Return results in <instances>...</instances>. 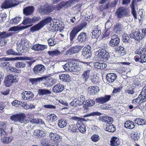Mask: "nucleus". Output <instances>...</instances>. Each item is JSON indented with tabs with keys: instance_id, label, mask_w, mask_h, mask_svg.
I'll return each mask as SVG.
<instances>
[{
	"instance_id": "obj_1",
	"label": "nucleus",
	"mask_w": 146,
	"mask_h": 146,
	"mask_svg": "<svg viewBox=\"0 0 146 146\" xmlns=\"http://www.w3.org/2000/svg\"><path fill=\"white\" fill-rule=\"evenodd\" d=\"M52 20V18L50 17L45 19L38 24L32 27L31 28V31L32 32H35L40 30L46 24L51 23Z\"/></svg>"
},
{
	"instance_id": "obj_2",
	"label": "nucleus",
	"mask_w": 146,
	"mask_h": 146,
	"mask_svg": "<svg viewBox=\"0 0 146 146\" xmlns=\"http://www.w3.org/2000/svg\"><path fill=\"white\" fill-rule=\"evenodd\" d=\"M18 80L17 76L13 74H9L5 78L4 84L5 86L9 87L11 86L13 83L17 82Z\"/></svg>"
},
{
	"instance_id": "obj_3",
	"label": "nucleus",
	"mask_w": 146,
	"mask_h": 146,
	"mask_svg": "<svg viewBox=\"0 0 146 146\" xmlns=\"http://www.w3.org/2000/svg\"><path fill=\"white\" fill-rule=\"evenodd\" d=\"M26 117L25 114L21 113L11 116L10 117V119L14 122H18L21 123H25L28 122L27 119H26Z\"/></svg>"
},
{
	"instance_id": "obj_4",
	"label": "nucleus",
	"mask_w": 146,
	"mask_h": 146,
	"mask_svg": "<svg viewBox=\"0 0 146 146\" xmlns=\"http://www.w3.org/2000/svg\"><path fill=\"white\" fill-rule=\"evenodd\" d=\"M28 41L27 39L23 38L21 40L20 42L17 43V50L21 53L24 52L25 50L27 48Z\"/></svg>"
},
{
	"instance_id": "obj_5",
	"label": "nucleus",
	"mask_w": 146,
	"mask_h": 146,
	"mask_svg": "<svg viewBox=\"0 0 146 146\" xmlns=\"http://www.w3.org/2000/svg\"><path fill=\"white\" fill-rule=\"evenodd\" d=\"M129 12V11L127 8L123 7H120L117 9L116 15L118 18H121L127 16Z\"/></svg>"
},
{
	"instance_id": "obj_6",
	"label": "nucleus",
	"mask_w": 146,
	"mask_h": 146,
	"mask_svg": "<svg viewBox=\"0 0 146 146\" xmlns=\"http://www.w3.org/2000/svg\"><path fill=\"white\" fill-rule=\"evenodd\" d=\"M98 51L97 52V56L101 60L104 61H106L110 58L109 53L106 50Z\"/></svg>"
},
{
	"instance_id": "obj_7",
	"label": "nucleus",
	"mask_w": 146,
	"mask_h": 146,
	"mask_svg": "<svg viewBox=\"0 0 146 146\" xmlns=\"http://www.w3.org/2000/svg\"><path fill=\"white\" fill-rule=\"evenodd\" d=\"M83 46L80 45H77L71 47L67 51V54L72 55L79 52L82 49Z\"/></svg>"
},
{
	"instance_id": "obj_8",
	"label": "nucleus",
	"mask_w": 146,
	"mask_h": 146,
	"mask_svg": "<svg viewBox=\"0 0 146 146\" xmlns=\"http://www.w3.org/2000/svg\"><path fill=\"white\" fill-rule=\"evenodd\" d=\"M135 40H140L144 37L146 34V28L140 29L138 31L135 32Z\"/></svg>"
},
{
	"instance_id": "obj_9",
	"label": "nucleus",
	"mask_w": 146,
	"mask_h": 146,
	"mask_svg": "<svg viewBox=\"0 0 146 146\" xmlns=\"http://www.w3.org/2000/svg\"><path fill=\"white\" fill-rule=\"evenodd\" d=\"M46 70L44 66L42 64H38L35 66L33 71L34 74H36L40 75L43 73Z\"/></svg>"
},
{
	"instance_id": "obj_10",
	"label": "nucleus",
	"mask_w": 146,
	"mask_h": 146,
	"mask_svg": "<svg viewBox=\"0 0 146 146\" xmlns=\"http://www.w3.org/2000/svg\"><path fill=\"white\" fill-rule=\"evenodd\" d=\"M111 98V96L110 95H105L103 97L101 96L96 98V101L97 103L103 104L108 102L110 100Z\"/></svg>"
},
{
	"instance_id": "obj_11",
	"label": "nucleus",
	"mask_w": 146,
	"mask_h": 146,
	"mask_svg": "<svg viewBox=\"0 0 146 146\" xmlns=\"http://www.w3.org/2000/svg\"><path fill=\"white\" fill-rule=\"evenodd\" d=\"M119 43V39L116 35H113L111 37L109 42L110 45L112 47H115L118 45Z\"/></svg>"
},
{
	"instance_id": "obj_12",
	"label": "nucleus",
	"mask_w": 146,
	"mask_h": 146,
	"mask_svg": "<svg viewBox=\"0 0 146 146\" xmlns=\"http://www.w3.org/2000/svg\"><path fill=\"white\" fill-rule=\"evenodd\" d=\"M55 9V7L53 6L42 7L39 9V11L45 14H48Z\"/></svg>"
},
{
	"instance_id": "obj_13",
	"label": "nucleus",
	"mask_w": 146,
	"mask_h": 146,
	"mask_svg": "<svg viewBox=\"0 0 146 146\" xmlns=\"http://www.w3.org/2000/svg\"><path fill=\"white\" fill-rule=\"evenodd\" d=\"M22 99L24 100H30L33 97L34 95L33 93L29 91L23 92L21 94Z\"/></svg>"
},
{
	"instance_id": "obj_14",
	"label": "nucleus",
	"mask_w": 146,
	"mask_h": 146,
	"mask_svg": "<svg viewBox=\"0 0 146 146\" xmlns=\"http://www.w3.org/2000/svg\"><path fill=\"white\" fill-rule=\"evenodd\" d=\"M85 47L82 50V53L83 56L86 58L91 57L92 54L90 50V47L89 46Z\"/></svg>"
},
{
	"instance_id": "obj_15",
	"label": "nucleus",
	"mask_w": 146,
	"mask_h": 146,
	"mask_svg": "<svg viewBox=\"0 0 146 146\" xmlns=\"http://www.w3.org/2000/svg\"><path fill=\"white\" fill-rule=\"evenodd\" d=\"M35 10L34 7L33 6L26 7L23 10V13L26 16H29L33 14Z\"/></svg>"
},
{
	"instance_id": "obj_16",
	"label": "nucleus",
	"mask_w": 146,
	"mask_h": 146,
	"mask_svg": "<svg viewBox=\"0 0 146 146\" xmlns=\"http://www.w3.org/2000/svg\"><path fill=\"white\" fill-rule=\"evenodd\" d=\"M47 47L48 46L47 45L37 44L33 46L31 49L35 50L42 51L46 49Z\"/></svg>"
},
{
	"instance_id": "obj_17",
	"label": "nucleus",
	"mask_w": 146,
	"mask_h": 146,
	"mask_svg": "<svg viewBox=\"0 0 146 146\" xmlns=\"http://www.w3.org/2000/svg\"><path fill=\"white\" fill-rule=\"evenodd\" d=\"M92 71L90 69H88L85 70L81 76L82 79L85 82L87 81L90 78Z\"/></svg>"
},
{
	"instance_id": "obj_18",
	"label": "nucleus",
	"mask_w": 146,
	"mask_h": 146,
	"mask_svg": "<svg viewBox=\"0 0 146 146\" xmlns=\"http://www.w3.org/2000/svg\"><path fill=\"white\" fill-rule=\"evenodd\" d=\"M117 77V76L115 74L111 73L107 74L106 78L109 83H112L116 79Z\"/></svg>"
},
{
	"instance_id": "obj_19",
	"label": "nucleus",
	"mask_w": 146,
	"mask_h": 146,
	"mask_svg": "<svg viewBox=\"0 0 146 146\" xmlns=\"http://www.w3.org/2000/svg\"><path fill=\"white\" fill-rule=\"evenodd\" d=\"M87 38L86 33L82 32L78 36V41L80 43H82L85 42Z\"/></svg>"
},
{
	"instance_id": "obj_20",
	"label": "nucleus",
	"mask_w": 146,
	"mask_h": 146,
	"mask_svg": "<svg viewBox=\"0 0 146 146\" xmlns=\"http://www.w3.org/2000/svg\"><path fill=\"white\" fill-rule=\"evenodd\" d=\"M78 129L80 132L82 133H86V126L83 124L81 121L78 122L76 123Z\"/></svg>"
},
{
	"instance_id": "obj_21",
	"label": "nucleus",
	"mask_w": 146,
	"mask_h": 146,
	"mask_svg": "<svg viewBox=\"0 0 146 146\" xmlns=\"http://www.w3.org/2000/svg\"><path fill=\"white\" fill-rule=\"evenodd\" d=\"M74 62H68L62 66L63 68L66 71L73 72Z\"/></svg>"
},
{
	"instance_id": "obj_22",
	"label": "nucleus",
	"mask_w": 146,
	"mask_h": 146,
	"mask_svg": "<svg viewBox=\"0 0 146 146\" xmlns=\"http://www.w3.org/2000/svg\"><path fill=\"white\" fill-rule=\"evenodd\" d=\"M141 0H133L131 5V7L132 9V13L133 17L135 18H137L136 12L135 10V7L136 5L137 2L141 1Z\"/></svg>"
},
{
	"instance_id": "obj_23",
	"label": "nucleus",
	"mask_w": 146,
	"mask_h": 146,
	"mask_svg": "<svg viewBox=\"0 0 146 146\" xmlns=\"http://www.w3.org/2000/svg\"><path fill=\"white\" fill-rule=\"evenodd\" d=\"M59 78L61 80L65 82H69L71 80V77L68 74H60Z\"/></svg>"
},
{
	"instance_id": "obj_24",
	"label": "nucleus",
	"mask_w": 146,
	"mask_h": 146,
	"mask_svg": "<svg viewBox=\"0 0 146 146\" xmlns=\"http://www.w3.org/2000/svg\"><path fill=\"white\" fill-rule=\"evenodd\" d=\"M7 124L6 123L2 122H0V136L5 135H6L7 132H6L4 129L6 128Z\"/></svg>"
},
{
	"instance_id": "obj_25",
	"label": "nucleus",
	"mask_w": 146,
	"mask_h": 146,
	"mask_svg": "<svg viewBox=\"0 0 146 146\" xmlns=\"http://www.w3.org/2000/svg\"><path fill=\"white\" fill-rule=\"evenodd\" d=\"M101 33V31L98 27L96 26L92 32V36L94 38H97L100 35Z\"/></svg>"
},
{
	"instance_id": "obj_26",
	"label": "nucleus",
	"mask_w": 146,
	"mask_h": 146,
	"mask_svg": "<svg viewBox=\"0 0 146 146\" xmlns=\"http://www.w3.org/2000/svg\"><path fill=\"white\" fill-rule=\"evenodd\" d=\"M46 118L47 120L50 123L54 122L58 119L57 115L54 113L48 115Z\"/></svg>"
},
{
	"instance_id": "obj_27",
	"label": "nucleus",
	"mask_w": 146,
	"mask_h": 146,
	"mask_svg": "<svg viewBox=\"0 0 146 146\" xmlns=\"http://www.w3.org/2000/svg\"><path fill=\"white\" fill-rule=\"evenodd\" d=\"M64 89V86L62 84H58L54 86L52 88L53 91L55 93H59Z\"/></svg>"
},
{
	"instance_id": "obj_28",
	"label": "nucleus",
	"mask_w": 146,
	"mask_h": 146,
	"mask_svg": "<svg viewBox=\"0 0 146 146\" xmlns=\"http://www.w3.org/2000/svg\"><path fill=\"white\" fill-rule=\"evenodd\" d=\"M88 91L89 93L94 95L96 93H98L99 91V88L97 86H92L88 88Z\"/></svg>"
},
{
	"instance_id": "obj_29",
	"label": "nucleus",
	"mask_w": 146,
	"mask_h": 146,
	"mask_svg": "<svg viewBox=\"0 0 146 146\" xmlns=\"http://www.w3.org/2000/svg\"><path fill=\"white\" fill-rule=\"evenodd\" d=\"M13 6V5L10 1L9 0H5L2 3L1 6V7L2 9H7Z\"/></svg>"
},
{
	"instance_id": "obj_30",
	"label": "nucleus",
	"mask_w": 146,
	"mask_h": 146,
	"mask_svg": "<svg viewBox=\"0 0 146 146\" xmlns=\"http://www.w3.org/2000/svg\"><path fill=\"white\" fill-rule=\"evenodd\" d=\"M120 143V140L117 137H113L111 139L110 145L111 146H117Z\"/></svg>"
},
{
	"instance_id": "obj_31",
	"label": "nucleus",
	"mask_w": 146,
	"mask_h": 146,
	"mask_svg": "<svg viewBox=\"0 0 146 146\" xmlns=\"http://www.w3.org/2000/svg\"><path fill=\"white\" fill-rule=\"evenodd\" d=\"M94 65L95 68L98 69H103L107 67V64L104 63L96 62L94 63Z\"/></svg>"
},
{
	"instance_id": "obj_32",
	"label": "nucleus",
	"mask_w": 146,
	"mask_h": 146,
	"mask_svg": "<svg viewBox=\"0 0 146 146\" xmlns=\"http://www.w3.org/2000/svg\"><path fill=\"white\" fill-rule=\"evenodd\" d=\"M135 123L130 121H126L124 123L125 127L128 129H131L134 128L135 126Z\"/></svg>"
},
{
	"instance_id": "obj_33",
	"label": "nucleus",
	"mask_w": 146,
	"mask_h": 146,
	"mask_svg": "<svg viewBox=\"0 0 146 146\" xmlns=\"http://www.w3.org/2000/svg\"><path fill=\"white\" fill-rule=\"evenodd\" d=\"M79 31L75 27L74 28L70 33V39L71 41H72L75 38L77 34Z\"/></svg>"
},
{
	"instance_id": "obj_34",
	"label": "nucleus",
	"mask_w": 146,
	"mask_h": 146,
	"mask_svg": "<svg viewBox=\"0 0 146 146\" xmlns=\"http://www.w3.org/2000/svg\"><path fill=\"white\" fill-rule=\"evenodd\" d=\"M38 92V94L40 96L47 95L51 94V92L48 89H39Z\"/></svg>"
},
{
	"instance_id": "obj_35",
	"label": "nucleus",
	"mask_w": 146,
	"mask_h": 146,
	"mask_svg": "<svg viewBox=\"0 0 146 146\" xmlns=\"http://www.w3.org/2000/svg\"><path fill=\"white\" fill-rule=\"evenodd\" d=\"M45 131L37 129L34 131L33 135L38 137L44 136L45 135Z\"/></svg>"
},
{
	"instance_id": "obj_36",
	"label": "nucleus",
	"mask_w": 146,
	"mask_h": 146,
	"mask_svg": "<svg viewBox=\"0 0 146 146\" xmlns=\"http://www.w3.org/2000/svg\"><path fill=\"white\" fill-rule=\"evenodd\" d=\"M60 51L58 49H56L52 51H49L48 52V54L50 56L53 57L58 56L61 54Z\"/></svg>"
},
{
	"instance_id": "obj_37",
	"label": "nucleus",
	"mask_w": 146,
	"mask_h": 146,
	"mask_svg": "<svg viewBox=\"0 0 146 146\" xmlns=\"http://www.w3.org/2000/svg\"><path fill=\"white\" fill-rule=\"evenodd\" d=\"M82 63H77L74 62V70L73 72H75L80 70L82 68Z\"/></svg>"
},
{
	"instance_id": "obj_38",
	"label": "nucleus",
	"mask_w": 146,
	"mask_h": 146,
	"mask_svg": "<svg viewBox=\"0 0 146 146\" xmlns=\"http://www.w3.org/2000/svg\"><path fill=\"white\" fill-rule=\"evenodd\" d=\"M30 122L32 123H36L37 124H45L44 122L42 120L40 119H32L30 120Z\"/></svg>"
},
{
	"instance_id": "obj_39",
	"label": "nucleus",
	"mask_w": 146,
	"mask_h": 146,
	"mask_svg": "<svg viewBox=\"0 0 146 146\" xmlns=\"http://www.w3.org/2000/svg\"><path fill=\"white\" fill-rule=\"evenodd\" d=\"M62 139V137L58 134H56L54 138H53V140L54 142L56 143L55 145L57 144L58 145V143L60 142Z\"/></svg>"
},
{
	"instance_id": "obj_40",
	"label": "nucleus",
	"mask_w": 146,
	"mask_h": 146,
	"mask_svg": "<svg viewBox=\"0 0 146 146\" xmlns=\"http://www.w3.org/2000/svg\"><path fill=\"white\" fill-rule=\"evenodd\" d=\"M116 53H118L119 55L123 56L125 54V51L124 48L122 46H120L115 49Z\"/></svg>"
},
{
	"instance_id": "obj_41",
	"label": "nucleus",
	"mask_w": 146,
	"mask_h": 146,
	"mask_svg": "<svg viewBox=\"0 0 146 146\" xmlns=\"http://www.w3.org/2000/svg\"><path fill=\"white\" fill-rule=\"evenodd\" d=\"M106 130L109 132H113L115 130V128L114 125L110 123L107 125Z\"/></svg>"
},
{
	"instance_id": "obj_42",
	"label": "nucleus",
	"mask_w": 146,
	"mask_h": 146,
	"mask_svg": "<svg viewBox=\"0 0 146 146\" xmlns=\"http://www.w3.org/2000/svg\"><path fill=\"white\" fill-rule=\"evenodd\" d=\"M146 52V46H144L143 48H141L137 49L135 51V53L136 54H138L140 55H141L144 52Z\"/></svg>"
},
{
	"instance_id": "obj_43",
	"label": "nucleus",
	"mask_w": 146,
	"mask_h": 146,
	"mask_svg": "<svg viewBox=\"0 0 146 146\" xmlns=\"http://www.w3.org/2000/svg\"><path fill=\"white\" fill-rule=\"evenodd\" d=\"M141 93L137 98L132 100V102L133 104H135L136 103H139L140 102H145V101H144L142 99L143 98V96H141Z\"/></svg>"
},
{
	"instance_id": "obj_44",
	"label": "nucleus",
	"mask_w": 146,
	"mask_h": 146,
	"mask_svg": "<svg viewBox=\"0 0 146 146\" xmlns=\"http://www.w3.org/2000/svg\"><path fill=\"white\" fill-rule=\"evenodd\" d=\"M67 124V121L64 119L59 120L58 123V126L61 128H63L65 127Z\"/></svg>"
},
{
	"instance_id": "obj_45",
	"label": "nucleus",
	"mask_w": 146,
	"mask_h": 146,
	"mask_svg": "<svg viewBox=\"0 0 146 146\" xmlns=\"http://www.w3.org/2000/svg\"><path fill=\"white\" fill-rule=\"evenodd\" d=\"M134 121L135 123L139 125H143L146 124V121L141 118H137L134 120Z\"/></svg>"
},
{
	"instance_id": "obj_46",
	"label": "nucleus",
	"mask_w": 146,
	"mask_h": 146,
	"mask_svg": "<svg viewBox=\"0 0 146 146\" xmlns=\"http://www.w3.org/2000/svg\"><path fill=\"white\" fill-rule=\"evenodd\" d=\"M85 106H84V108L87 109L88 106L91 107L93 106L95 103V102L94 100H88L85 102Z\"/></svg>"
},
{
	"instance_id": "obj_47",
	"label": "nucleus",
	"mask_w": 146,
	"mask_h": 146,
	"mask_svg": "<svg viewBox=\"0 0 146 146\" xmlns=\"http://www.w3.org/2000/svg\"><path fill=\"white\" fill-rule=\"evenodd\" d=\"M87 25V24L86 22H83L80 23L79 25L75 27L80 31L83 29L86 28Z\"/></svg>"
},
{
	"instance_id": "obj_48",
	"label": "nucleus",
	"mask_w": 146,
	"mask_h": 146,
	"mask_svg": "<svg viewBox=\"0 0 146 146\" xmlns=\"http://www.w3.org/2000/svg\"><path fill=\"white\" fill-rule=\"evenodd\" d=\"M100 136L98 134H94L91 136V139L92 141L94 142H96L99 141L100 139Z\"/></svg>"
},
{
	"instance_id": "obj_49",
	"label": "nucleus",
	"mask_w": 146,
	"mask_h": 146,
	"mask_svg": "<svg viewBox=\"0 0 146 146\" xmlns=\"http://www.w3.org/2000/svg\"><path fill=\"white\" fill-rule=\"evenodd\" d=\"M70 104L72 106L74 107L78 106L81 105L78 99H74L70 103Z\"/></svg>"
},
{
	"instance_id": "obj_50",
	"label": "nucleus",
	"mask_w": 146,
	"mask_h": 146,
	"mask_svg": "<svg viewBox=\"0 0 146 146\" xmlns=\"http://www.w3.org/2000/svg\"><path fill=\"white\" fill-rule=\"evenodd\" d=\"M12 137H3L1 139L2 142L5 144H8L10 142L12 139Z\"/></svg>"
},
{
	"instance_id": "obj_51",
	"label": "nucleus",
	"mask_w": 146,
	"mask_h": 146,
	"mask_svg": "<svg viewBox=\"0 0 146 146\" xmlns=\"http://www.w3.org/2000/svg\"><path fill=\"white\" fill-rule=\"evenodd\" d=\"M42 146H57V145H51L49 143L46 139H42L40 141Z\"/></svg>"
},
{
	"instance_id": "obj_52",
	"label": "nucleus",
	"mask_w": 146,
	"mask_h": 146,
	"mask_svg": "<svg viewBox=\"0 0 146 146\" xmlns=\"http://www.w3.org/2000/svg\"><path fill=\"white\" fill-rule=\"evenodd\" d=\"M131 135L132 138L135 141H137L139 138V135L137 132H132Z\"/></svg>"
},
{
	"instance_id": "obj_53",
	"label": "nucleus",
	"mask_w": 146,
	"mask_h": 146,
	"mask_svg": "<svg viewBox=\"0 0 146 146\" xmlns=\"http://www.w3.org/2000/svg\"><path fill=\"white\" fill-rule=\"evenodd\" d=\"M47 42L48 45L51 46H54L57 43L56 40L52 38L48 39L47 40Z\"/></svg>"
},
{
	"instance_id": "obj_54",
	"label": "nucleus",
	"mask_w": 146,
	"mask_h": 146,
	"mask_svg": "<svg viewBox=\"0 0 146 146\" xmlns=\"http://www.w3.org/2000/svg\"><path fill=\"white\" fill-rule=\"evenodd\" d=\"M21 19V18L19 17H16L13 19H12L10 21L11 24H17L18 23Z\"/></svg>"
},
{
	"instance_id": "obj_55",
	"label": "nucleus",
	"mask_w": 146,
	"mask_h": 146,
	"mask_svg": "<svg viewBox=\"0 0 146 146\" xmlns=\"http://www.w3.org/2000/svg\"><path fill=\"white\" fill-rule=\"evenodd\" d=\"M122 40L123 42L125 43H129L131 42V40L129 39V37L128 36L127 34L126 33H124L122 36Z\"/></svg>"
},
{
	"instance_id": "obj_56",
	"label": "nucleus",
	"mask_w": 146,
	"mask_h": 146,
	"mask_svg": "<svg viewBox=\"0 0 146 146\" xmlns=\"http://www.w3.org/2000/svg\"><path fill=\"white\" fill-rule=\"evenodd\" d=\"M15 66L17 68H23L25 67L26 64L25 62H17L15 64Z\"/></svg>"
},
{
	"instance_id": "obj_57",
	"label": "nucleus",
	"mask_w": 146,
	"mask_h": 146,
	"mask_svg": "<svg viewBox=\"0 0 146 146\" xmlns=\"http://www.w3.org/2000/svg\"><path fill=\"white\" fill-rule=\"evenodd\" d=\"M43 78V77H40L36 78H30L29 79L30 82H31L32 84H35L38 81L42 80Z\"/></svg>"
},
{
	"instance_id": "obj_58",
	"label": "nucleus",
	"mask_w": 146,
	"mask_h": 146,
	"mask_svg": "<svg viewBox=\"0 0 146 146\" xmlns=\"http://www.w3.org/2000/svg\"><path fill=\"white\" fill-rule=\"evenodd\" d=\"M141 96H143V99L144 101H146V84L145 86L142 89V91L141 92Z\"/></svg>"
},
{
	"instance_id": "obj_59",
	"label": "nucleus",
	"mask_w": 146,
	"mask_h": 146,
	"mask_svg": "<svg viewBox=\"0 0 146 146\" xmlns=\"http://www.w3.org/2000/svg\"><path fill=\"white\" fill-rule=\"evenodd\" d=\"M22 23L24 25H26L29 24H32V20L31 18L29 17H26L24 18Z\"/></svg>"
},
{
	"instance_id": "obj_60",
	"label": "nucleus",
	"mask_w": 146,
	"mask_h": 146,
	"mask_svg": "<svg viewBox=\"0 0 146 146\" xmlns=\"http://www.w3.org/2000/svg\"><path fill=\"white\" fill-rule=\"evenodd\" d=\"M77 127V125H69V129L73 132H76L78 131Z\"/></svg>"
},
{
	"instance_id": "obj_61",
	"label": "nucleus",
	"mask_w": 146,
	"mask_h": 146,
	"mask_svg": "<svg viewBox=\"0 0 146 146\" xmlns=\"http://www.w3.org/2000/svg\"><path fill=\"white\" fill-rule=\"evenodd\" d=\"M141 63H143L146 62V52H144L142 54L140 55Z\"/></svg>"
},
{
	"instance_id": "obj_62",
	"label": "nucleus",
	"mask_w": 146,
	"mask_h": 146,
	"mask_svg": "<svg viewBox=\"0 0 146 146\" xmlns=\"http://www.w3.org/2000/svg\"><path fill=\"white\" fill-rule=\"evenodd\" d=\"M90 80L94 84H96L98 83V77L95 75L93 76L92 77V76H91Z\"/></svg>"
},
{
	"instance_id": "obj_63",
	"label": "nucleus",
	"mask_w": 146,
	"mask_h": 146,
	"mask_svg": "<svg viewBox=\"0 0 146 146\" xmlns=\"http://www.w3.org/2000/svg\"><path fill=\"white\" fill-rule=\"evenodd\" d=\"M6 53L8 55H18V53L15 52L13 49H9L6 51Z\"/></svg>"
},
{
	"instance_id": "obj_64",
	"label": "nucleus",
	"mask_w": 146,
	"mask_h": 146,
	"mask_svg": "<svg viewBox=\"0 0 146 146\" xmlns=\"http://www.w3.org/2000/svg\"><path fill=\"white\" fill-rule=\"evenodd\" d=\"M59 22L60 21L59 20L54 19L52 20V23H51L50 26L53 28H55V26H56V24H58Z\"/></svg>"
}]
</instances>
